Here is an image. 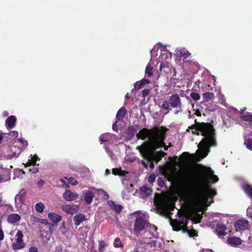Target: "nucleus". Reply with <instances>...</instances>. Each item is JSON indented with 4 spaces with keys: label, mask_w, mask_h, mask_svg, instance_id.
<instances>
[{
    "label": "nucleus",
    "mask_w": 252,
    "mask_h": 252,
    "mask_svg": "<svg viewBox=\"0 0 252 252\" xmlns=\"http://www.w3.org/2000/svg\"><path fill=\"white\" fill-rule=\"evenodd\" d=\"M228 242L233 246H237L242 244V240L238 237H232L227 239Z\"/></svg>",
    "instance_id": "a878e982"
},
{
    "label": "nucleus",
    "mask_w": 252,
    "mask_h": 252,
    "mask_svg": "<svg viewBox=\"0 0 252 252\" xmlns=\"http://www.w3.org/2000/svg\"><path fill=\"white\" fill-rule=\"evenodd\" d=\"M78 194L77 193L73 192L70 190L66 189L63 194V197L67 201H71L77 199Z\"/></svg>",
    "instance_id": "4468645a"
},
{
    "label": "nucleus",
    "mask_w": 252,
    "mask_h": 252,
    "mask_svg": "<svg viewBox=\"0 0 252 252\" xmlns=\"http://www.w3.org/2000/svg\"><path fill=\"white\" fill-rule=\"evenodd\" d=\"M249 226V221L245 219L239 220L234 223V227L237 231L248 229Z\"/></svg>",
    "instance_id": "9b49d317"
},
{
    "label": "nucleus",
    "mask_w": 252,
    "mask_h": 252,
    "mask_svg": "<svg viewBox=\"0 0 252 252\" xmlns=\"http://www.w3.org/2000/svg\"><path fill=\"white\" fill-rule=\"evenodd\" d=\"M29 252H38V250L36 247H32L29 249Z\"/></svg>",
    "instance_id": "3c124183"
},
{
    "label": "nucleus",
    "mask_w": 252,
    "mask_h": 252,
    "mask_svg": "<svg viewBox=\"0 0 252 252\" xmlns=\"http://www.w3.org/2000/svg\"><path fill=\"white\" fill-rule=\"evenodd\" d=\"M48 218L54 223H58L62 220V217L55 213H50L48 214Z\"/></svg>",
    "instance_id": "5701e85b"
},
{
    "label": "nucleus",
    "mask_w": 252,
    "mask_h": 252,
    "mask_svg": "<svg viewBox=\"0 0 252 252\" xmlns=\"http://www.w3.org/2000/svg\"><path fill=\"white\" fill-rule=\"evenodd\" d=\"M149 82L150 81L148 80L147 79L144 78L142 80H141L140 82H136L134 84L135 87H137V85H139V86L138 88L139 89H140L142 87V86H143L145 84H148L149 83Z\"/></svg>",
    "instance_id": "e433bc0d"
},
{
    "label": "nucleus",
    "mask_w": 252,
    "mask_h": 252,
    "mask_svg": "<svg viewBox=\"0 0 252 252\" xmlns=\"http://www.w3.org/2000/svg\"><path fill=\"white\" fill-rule=\"evenodd\" d=\"M3 138V136L2 135V134H1V133L0 132V144L1 143V141H2V139Z\"/></svg>",
    "instance_id": "69168bd1"
},
{
    "label": "nucleus",
    "mask_w": 252,
    "mask_h": 252,
    "mask_svg": "<svg viewBox=\"0 0 252 252\" xmlns=\"http://www.w3.org/2000/svg\"><path fill=\"white\" fill-rule=\"evenodd\" d=\"M105 148L108 154L109 155L111 158H112V153L109 151V149L107 147H105Z\"/></svg>",
    "instance_id": "603ef678"
},
{
    "label": "nucleus",
    "mask_w": 252,
    "mask_h": 252,
    "mask_svg": "<svg viewBox=\"0 0 252 252\" xmlns=\"http://www.w3.org/2000/svg\"><path fill=\"white\" fill-rule=\"evenodd\" d=\"M177 53L184 58H187L190 56V54L185 48H178L177 49Z\"/></svg>",
    "instance_id": "cd10ccee"
},
{
    "label": "nucleus",
    "mask_w": 252,
    "mask_h": 252,
    "mask_svg": "<svg viewBox=\"0 0 252 252\" xmlns=\"http://www.w3.org/2000/svg\"><path fill=\"white\" fill-rule=\"evenodd\" d=\"M4 238V234L1 228H0V241H1Z\"/></svg>",
    "instance_id": "5fc2aeb1"
},
{
    "label": "nucleus",
    "mask_w": 252,
    "mask_h": 252,
    "mask_svg": "<svg viewBox=\"0 0 252 252\" xmlns=\"http://www.w3.org/2000/svg\"><path fill=\"white\" fill-rule=\"evenodd\" d=\"M251 213H252V208L249 207L247 210V216L250 217Z\"/></svg>",
    "instance_id": "864d4df0"
},
{
    "label": "nucleus",
    "mask_w": 252,
    "mask_h": 252,
    "mask_svg": "<svg viewBox=\"0 0 252 252\" xmlns=\"http://www.w3.org/2000/svg\"><path fill=\"white\" fill-rule=\"evenodd\" d=\"M114 246L116 248H119L122 246V242L119 238H117L115 239L114 242Z\"/></svg>",
    "instance_id": "a19ab883"
},
{
    "label": "nucleus",
    "mask_w": 252,
    "mask_h": 252,
    "mask_svg": "<svg viewBox=\"0 0 252 252\" xmlns=\"http://www.w3.org/2000/svg\"><path fill=\"white\" fill-rule=\"evenodd\" d=\"M245 193L252 198V188L248 185H244L243 187Z\"/></svg>",
    "instance_id": "f704fd0d"
},
{
    "label": "nucleus",
    "mask_w": 252,
    "mask_h": 252,
    "mask_svg": "<svg viewBox=\"0 0 252 252\" xmlns=\"http://www.w3.org/2000/svg\"><path fill=\"white\" fill-rule=\"evenodd\" d=\"M200 83V82L199 80L195 82V84H194L195 87H197L198 88L199 87Z\"/></svg>",
    "instance_id": "052dcab7"
},
{
    "label": "nucleus",
    "mask_w": 252,
    "mask_h": 252,
    "mask_svg": "<svg viewBox=\"0 0 252 252\" xmlns=\"http://www.w3.org/2000/svg\"><path fill=\"white\" fill-rule=\"evenodd\" d=\"M44 208L45 206L42 202L37 203L35 205V209L36 211L39 213H42Z\"/></svg>",
    "instance_id": "473e14b6"
},
{
    "label": "nucleus",
    "mask_w": 252,
    "mask_h": 252,
    "mask_svg": "<svg viewBox=\"0 0 252 252\" xmlns=\"http://www.w3.org/2000/svg\"><path fill=\"white\" fill-rule=\"evenodd\" d=\"M189 128L192 129V133L201 135L203 138L198 144L196 152L198 160L206 157L210 152V148L217 145L216 134L212 125L210 123H197Z\"/></svg>",
    "instance_id": "7ed1b4c3"
},
{
    "label": "nucleus",
    "mask_w": 252,
    "mask_h": 252,
    "mask_svg": "<svg viewBox=\"0 0 252 252\" xmlns=\"http://www.w3.org/2000/svg\"><path fill=\"white\" fill-rule=\"evenodd\" d=\"M24 236L22 231L18 230L16 234V242L12 244V248L14 250H20L25 246L23 238Z\"/></svg>",
    "instance_id": "6e6552de"
},
{
    "label": "nucleus",
    "mask_w": 252,
    "mask_h": 252,
    "mask_svg": "<svg viewBox=\"0 0 252 252\" xmlns=\"http://www.w3.org/2000/svg\"><path fill=\"white\" fill-rule=\"evenodd\" d=\"M201 106H203V105H201ZM201 107H202L201 110H200L199 109H197L196 110H195V109H193V110L195 111V114L197 116H200L201 115V113H202L204 115H205L204 113H207L209 111H212L213 110V109H212L210 108H205V110H203V106H201Z\"/></svg>",
    "instance_id": "c85d7f7f"
},
{
    "label": "nucleus",
    "mask_w": 252,
    "mask_h": 252,
    "mask_svg": "<svg viewBox=\"0 0 252 252\" xmlns=\"http://www.w3.org/2000/svg\"><path fill=\"white\" fill-rule=\"evenodd\" d=\"M60 231L61 233L63 235L66 234V233L67 232V228L65 227L64 225V222H63L62 223V225L60 227Z\"/></svg>",
    "instance_id": "ea45409f"
},
{
    "label": "nucleus",
    "mask_w": 252,
    "mask_h": 252,
    "mask_svg": "<svg viewBox=\"0 0 252 252\" xmlns=\"http://www.w3.org/2000/svg\"><path fill=\"white\" fill-rule=\"evenodd\" d=\"M8 113L7 111H4L3 113V115L4 117H7L8 115Z\"/></svg>",
    "instance_id": "680f3d73"
},
{
    "label": "nucleus",
    "mask_w": 252,
    "mask_h": 252,
    "mask_svg": "<svg viewBox=\"0 0 252 252\" xmlns=\"http://www.w3.org/2000/svg\"><path fill=\"white\" fill-rule=\"evenodd\" d=\"M226 230V227L225 225L222 223H218L217 225V227L216 231L218 236H224L226 233L225 230Z\"/></svg>",
    "instance_id": "a211bd4d"
},
{
    "label": "nucleus",
    "mask_w": 252,
    "mask_h": 252,
    "mask_svg": "<svg viewBox=\"0 0 252 252\" xmlns=\"http://www.w3.org/2000/svg\"><path fill=\"white\" fill-rule=\"evenodd\" d=\"M106 245L104 241H100L99 242L98 249L99 251L103 252L106 247Z\"/></svg>",
    "instance_id": "79ce46f5"
},
{
    "label": "nucleus",
    "mask_w": 252,
    "mask_h": 252,
    "mask_svg": "<svg viewBox=\"0 0 252 252\" xmlns=\"http://www.w3.org/2000/svg\"><path fill=\"white\" fill-rule=\"evenodd\" d=\"M140 191L144 196H147L150 194V189L145 186H142L140 188Z\"/></svg>",
    "instance_id": "72a5a7b5"
},
{
    "label": "nucleus",
    "mask_w": 252,
    "mask_h": 252,
    "mask_svg": "<svg viewBox=\"0 0 252 252\" xmlns=\"http://www.w3.org/2000/svg\"><path fill=\"white\" fill-rule=\"evenodd\" d=\"M14 174L15 177L22 179L25 172L21 169H16L14 171Z\"/></svg>",
    "instance_id": "c9c22d12"
},
{
    "label": "nucleus",
    "mask_w": 252,
    "mask_h": 252,
    "mask_svg": "<svg viewBox=\"0 0 252 252\" xmlns=\"http://www.w3.org/2000/svg\"><path fill=\"white\" fill-rule=\"evenodd\" d=\"M109 173H110L109 170L108 169H107L105 170V175H107L109 174Z\"/></svg>",
    "instance_id": "338daca9"
},
{
    "label": "nucleus",
    "mask_w": 252,
    "mask_h": 252,
    "mask_svg": "<svg viewBox=\"0 0 252 252\" xmlns=\"http://www.w3.org/2000/svg\"><path fill=\"white\" fill-rule=\"evenodd\" d=\"M9 135L11 136L13 138H16L18 136V132L17 131H11L9 133Z\"/></svg>",
    "instance_id": "c03bdc74"
},
{
    "label": "nucleus",
    "mask_w": 252,
    "mask_h": 252,
    "mask_svg": "<svg viewBox=\"0 0 252 252\" xmlns=\"http://www.w3.org/2000/svg\"><path fill=\"white\" fill-rule=\"evenodd\" d=\"M158 185L160 186V187H163L164 185V181H163V180H162L160 178H158Z\"/></svg>",
    "instance_id": "de8ad7c7"
},
{
    "label": "nucleus",
    "mask_w": 252,
    "mask_h": 252,
    "mask_svg": "<svg viewBox=\"0 0 252 252\" xmlns=\"http://www.w3.org/2000/svg\"><path fill=\"white\" fill-rule=\"evenodd\" d=\"M63 210L67 214L73 215L78 212L79 206L77 205H64L62 206Z\"/></svg>",
    "instance_id": "ddd939ff"
},
{
    "label": "nucleus",
    "mask_w": 252,
    "mask_h": 252,
    "mask_svg": "<svg viewBox=\"0 0 252 252\" xmlns=\"http://www.w3.org/2000/svg\"><path fill=\"white\" fill-rule=\"evenodd\" d=\"M126 110L124 107L121 108L116 114V119L118 121H122L126 114Z\"/></svg>",
    "instance_id": "bb28decb"
},
{
    "label": "nucleus",
    "mask_w": 252,
    "mask_h": 252,
    "mask_svg": "<svg viewBox=\"0 0 252 252\" xmlns=\"http://www.w3.org/2000/svg\"><path fill=\"white\" fill-rule=\"evenodd\" d=\"M132 216L135 218L133 225V233L138 235L140 232L146 229L149 222V216L146 213L140 211H136L132 213Z\"/></svg>",
    "instance_id": "39448f33"
},
{
    "label": "nucleus",
    "mask_w": 252,
    "mask_h": 252,
    "mask_svg": "<svg viewBox=\"0 0 252 252\" xmlns=\"http://www.w3.org/2000/svg\"><path fill=\"white\" fill-rule=\"evenodd\" d=\"M113 174L116 175L123 176L124 175V171L120 169L113 168L112 170Z\"/></svg>",
    "instance_id": "58836bf2"
},
{
    "label": "nucleus",
    "mask_w": 252,
    "mask_h": 252,
    "mask_svg": "<svg viewBox=\"0 0 252 252\" xmlns=\"http://www.w3.org/2000/svg\"><path fill=\"white\" fill-rule=\"evenodd\" d=\"M240 118L242 120L249 122L250 125H252V114L241 115Z\"/></svg>",
    "instance_id": "2f4dec72"
},
{
    "label": "nucleus",
    "mask_w": 252,
    "mask_h": 252,
    "mask_svg": "<svg viewBox=\"0 0 252 252\" xmlns=\"http://www.w3.org/2000/svg\"><path fill=\"white\" fill-rule=\"evenodd\" d=\"M167 130L162 127L156 128L154 130L143 128L136 134L138 138L146 140L144 144L137 147V149L143 157L147 158H152L158 162L164 156V152H156L155 150L161 147H164V150H167L168 147L164 143Z\"/></svg>",
    "instance_id": "f03ea898"
},
{
    "label": "nucleus",
    "mask_w": 252,
    "mask_h": 252,
    "mask_svg": "<svg viewBox=\"0 0 252 252\" xmlns=\"http://www.w3.org/2000/svg\"><path fill=\"white\" fill-rule=\"evenodd\" d=\"M112 136L109 133H106L102 134L99 137V140L101 142L108 141Z\"/></svg>",
    "instance_id": "7c9ffc66"
},
{
    "label": "nucleus",
    "mask_w": 252,
    "mask_h": 252,
    "mask_svg": "<svg viewBox=\"0 0 252 252\" xmlns=\"http://www.w3.org/2000/svg\"><path fill=\"white\" fill-rule=\"evenodd\" d=\"M204 100L201 103V105H206V102L212 100L214 97L215 94L213 93L207 92L203 94Z\"/></svg>",
    "instance_id": "6ab92c4d"
},
{
    "label": "nucleus",
    "mask_w": 252,
    "mask_h": 252,
    "mask_svg": "<svg viewBox=\"0 0 252 252\" xmlns=\"http://www.w3.org/2000/svg\"><path fill=\"white\" fill-rule=\"evenodd\" d=\"M39 171V168L36 166V167L33 166L32 168L29 169V172H30L32 174H35L37 173Z\"/></svg>",
    "instance_id": "37998d69"
},
{
    "label": "nucleus",
    "mask_w": 252,
    "mask_h": 252,
    "mask_svg": "<svg viewBox=\"0 0 252 252\" xmlns=\"http://www.w3.org/2000/svg\"><path fill=\"white\" fill-rule=\"evenodd\" d=\"M158 234L157 232V228L156 226L151 224L148 222L147 227L144 231L143 242L145 244H150L155 242L154 240H151L152 238H157Z\"/></svg>",
    "instance_id": "0eeeda50"
},
{
    "label": "nucleus",
    "mask_w": 252,
    "mask_h": 252,
    "mask_svg": "<svg viewBox=\"0 0 252 252\" xmlns=\"http://www.w3.org/2000/svg\"><path fill=\"white\" fill-rule=\"evenodd\" d=\"M85 220V216L82 214L76 215L73 218L74 224L76 226L79 225Z\"/></svg>",
    "instance_id": "4be33fe9"
},
{
    "label": "nucleus",
    "mask_w": 252,
    "mask_h": 252,
    "mask_svg": "<svg viewBox=\"0 0 252 252\" xmlns=\"http://www.w3.org/2000/svg\"><path fill=\"white\" fill-rule=\"evenodd\" d=\"M10 169L3 168L2 165H0V183L6 181L10 179V173L12 166H10Z\"/></svg>",
    "instance_id": "f8f14e48"
},
{
    "label": "nucleus",
    "mask_w": 252,
    "mask_h": 252,
    "mask_svg": "<svg viewBox=\"0 0 252 252\" xmlns=\"http://www.w3.org/2000/svg\"><path fill=\"white\" fill-rule=\"evenodd\" d=\"M61 182L63 183V184H64L65 182L64 179H61Z\"/></svg>",
    "instance_id": "774afa93"
},
{
    "label": "nucleus",
    "mask_w": 252,
    "mask_h": 252,
    "mask_svg": "<svg viewBox=\"0 0 252 252\" xmlns=\"http://www.w3.org/2000/svg\"><path fill=\"white\" fill-rule=\"evenodd\" d=\"M31 159H29L28 161L24 164L25 167L30 166L32 165L38 166V164H36V162L37 160H39V158L37 157V155H34V156H32V155L30 156Z\"/></svg>",
    "instance_id": "412c9836"
},
{
    "label": "nucleus",
    "mask_w": 252,
    "mask_h": 252,
    "mask_svg": "<svg viewBox=\"0 0 252 252\" xmlns=\"http://www.w3.org/2000/svg\"><path fill=\"white\" fill-rule=\"evenodd\" d=\"M127 134L130 138L134 136V132L132 129L128 128L127 131Z\"/></svg>",
    "instance_id": "a18cd8bd"
},
{
    "label": "nucleus",
    "mask_w": 252,
    "mask_h": 252,
    "mask_svg": "<svg viewBox=\"0 0 252 252\" xmlns=\"http://www.w3.org/2000/svg\"><path fill=\"white\" fill-rule=\"evenodd\" d=\"M122 195L123 198H125L126 199H128L129 196L126 194V192L125 191H123L122 192Z\"/></svg>",
    "instance_id": "13d9d810"
},
{
    "label": "nucleus",
    "mask_w": 252,
    "mask_h": 252,
    "mask_svg": "<svg viewBox=\"0 0 252 252\" xmlns=\"http://www.w3.org/2000/svg\"><path fill=\"white\" fill-rule=\"evenodd\" d=\"M25 201V191L21 190L20 192L15 196V202L17 207H21Z\"/></svg>",
    "instance_id": "2eb2a0df"
},
{
    "label": "nucleus",
    "mask_w": 252,
    "mask_h": 252,
    "mask_svg": "<svg viewBox=\"0 0 252 252\" xmlns=\"http://www.w3.org/2000/svg\"><path fill=\"white\" fill-rule=\"evenodd\" d=\"M161 107L163 109L167 110L166 114L168 113L172 108L175 109L174 112V115H177L183 111L181 99L177 94H173L169 96L168 101H163Z\"/></svg>",
    "instance_id": "20e7f679"
},
{
    "label": "nucleus",
    "mask_w": 252,
    "mask_h": 252,
    "mask_svg": "<svg viewBox=\"0 0 252 252\" xmlns=\"http://www.w3.org/2000/svg\"><path fill=\"white\" fill-rule=\"evenodd\" d=\"M94 197V194L90 190L85 191L84 193V199L86 202L90 204Z\"/></svg>",
    "instance_id": "393cba45"
},
{
    "label": "nucleus",
    "mask_w": 252,
    "mask_h": 252,
    "mask_svg": "<svg viewBox=\"0 0 252 252\" xmlns=\"http://www.w3.org/2000/svg\"><path fill=\"white\" fill-rule=\"evenodd\" d=\"M210 167L202 166L199 172L196 173L191 185H185L184 192L188 199L195 207L208 206L213 202V197L216 191L209 188L211 183L219 181L218 177L214 175Z\"/></svg>",
    "instance_id": "f257e3e1"
},
{
    "label": "nucleus",
    "mask_w": 252,
    "mask_h": 252,
    "mask_svg": "<svg viewBox=\"0 0 252 252\" xmlns=\"http://www.w3.org/2000/svg\"><path fill=\"white\" fill-rule=\"evenodd\" d=\"M153 67L151 66L150 63H149L147 65L145 70V77H151L153 75L152 70Z\"/></svg>",
    "instance_id": "c756f323"
},
{
    "label": "nucleus",
    "mask_w": 252,
    "mask_h": 252,
    "mask_svg": "<svg viewBox=\"0 0 252 252\" xmlns=\"http://www.w3.org/2000/svg\"><path fill=\"white\" fill-rule=\"evenodd\" d=\"M189 95L190 97L195 101H198L200 99V95L198 93H191Z\"/></svg>",
    "instance_id": "4c0bfd02"
},
{
    "label": "nucleus",
    "mask_w": 252,
    "mask_h": 252,
    "mask_svg": "<svg viewBox=\"0 0 252 252\" xmlns=\"http://www.w3.org/2000/svg\"><path fill=\"white\" fill-rule=\"evenodd\" d=\"M244 143L248 149L252 151V131L250 134L245 136Z\"/></svg>",
    "instance_id": "aec40b11"
},
{
    "label": "nucleus",
    "mask_w": 252,
    "mask_h": 252,
    "mask_svg": "<svg viewBox=\"0 0 252 252\" xmlns=\"http://www.w3.org/2000/svg\"><path fill=\"white\" fill-rule=\"evenodd\" d=\"M117 123V122L116 121L115 123H113V126H112L113 130L114 131H116V132L118 131V127H117V125H116Z\"/></svg>",
    "instance_id": "8fccbe9b"
},
{
    "label": "nucleus",
    "mask_w": 252,
    "mask_h": 252,
    "mask_svg": "<svg viewBox=\"0 0 252 252\" xmlns=\"http://www.w3.org/2000/svg\"><path fill=\"white\" fill-rule=\"evenodd\" d=\"M16 118L14 116L8 117L5 121V126L8 129L13 128L16 125Z\"/></svg>",
    "instance_id": "dca6fc26"
},
{
    "label": "nucleus",
    "mask_w": 252,
    "mask_h": 252,
    "mask_svg": "<svg viewBox=\"0 0 252 252\" xmlns=\"http://www.w3.org/2000/svg\"><path fill=\"white\" fill-rule=\"evenodd\" d=\"M84 171L85 172H89V168L85 167L84 168Z\"/></svg>",
    "instance_id": "e2e57ef3"
},
{
    "label": "nucleus",
    "mask_w": 252,
    "mask_h": 252,
    "mask_svg": "<svg viewBox=\"0 0 252 252\" xmlns=\"http://www.w3.org/2000/svg\"><path fill=\"white\" fill-rule=\"evenodd\" d=\"M161 53V56L160 57V60L159 62H161L160 65V70H161L162 68L167 67V63L169 59L171 57V55L170 53L168 52L166 50Z\"/></svg>",
    "instance_id": "9d476101"
},
{
    "label": "nucleus",
    "mask_w": 252,
    "mask_h": 252,
    "mask_svg": "<svg viewBox=\"0 0 252 252\" xmlns=\"http://www.w3.org/2000/svg\"><path fill=\"white\" fill-rule=\"evenodd\" d=\"M178 219L170 220V223L174 231L182 230L183 231H188V222L190 220L186 215L181 214L178 211Z\"/></svg>",
    "instance_id": "423d86ee"
},
{
    "label": "nucleus",
    "mask_w": 252,
    "mask_h": 252,
    "mask_svg": "<svg viewBox=\"0 0 252 252\" xmlns=\"http://www.w3.org/2000/svg\"><path fill=\"white\" fill-rule=\"evenodd\" d=\"M44 183H45V182L43 180H40L38 181L37 185L39 187H42L43 186V185L44 184Z\"/></svg>",
    "instance_id": "6e6d98bb"
},
{
    "label": "nucleus",
    "mask_w": 252,
    "mask_h": 252,
    "mask_svg": "<svg viewBox=\"0 0 252 252\" xmlns=\"http://www.w3.org/2000/svg\"><path fill=\"white\" fill-rule=\"evenodd\" d=\"M98 191H99V192L103 193L104 196L108 197V195L106 191H105L104 190H103L102 189H99Z\"/></svg>",
    "instance_id": "4d7b16f0"
},
{
    "label": "nucleus",
    "mask_w": 252,
    "mask_h": 252,
    "mask_svg": "<svg viewBox=\"0 0 252 252\" xmlns=\"http://www.w3.org/2000/svg\"><path fill=\"white\" fill-rule=\"evenodd\" d=\"M107 204L113 210L115 211L117 213H120L123 208L122 205L120 204H116L115 202L112 200H108L107 201Z\"/></svg>",
    "instance_id": "f3484780"
},
{
    "label": "nucleus",
    "mask_w": 252,
    "mask_h": 252,
    "mask_svg": "<svg viewBox=\"0 0 252 252\" xmlns=\"http://www.w3.org/2000/svg\"><path fill=\"white\" fill-rule=\"evenodd\" d=\"M17 142H19L20 144H22V147L20 148L19 152L17 153L16 152H13V149H11L12 152V154H4V156L5 158L7 159H11L13 158H17L19 157L21 151L25 147H26L28 145V143L26 141H24L21 138H19L17 139Z\"/></svg>",
    "instance_id": "1a4fd4ad"
},
{
    "label": "nucleus",
    "mask_w": 252,
    "mask_h": 252,
    "mask_svg": "<svg viewBox=\"0 0 252 252\" xmlns=\"http://www.w3.org/2000/svg\"><path fill=\"white\" fill-rule=\"evenodd\" d=\"M47 222V220H45V219H42L41 221V222L42 223H46Z\"/></svg>",
    "instance_id": "0e129e2a"
},
{
    "label": "nucleus",
    "mask_w": 252,
    "mask_h": 252,
    "mask_svg": "<svg viewBox=\"0 0 252 252\" xmlns=\"http://www.w3.org/2000/svg\"><path fill=\"white\" fill-rule=\"evenodd\" d=\"M21 217L17 214H12L8 216L7 221L12 224H14L20 220Z\"/></svg>",
    "instance_id": "b1692460"
},
{
    "label": "nucleus",
    "mask_w": 252,
    "mask_h": 252,
    "mask_svg": "<svg viewBox=\"0 0 252 252\" xmlns=\"http://www.w3.org/2000/svg\"><path fill=\"white\" fill-rule=\"evenodd\" d=\"M155 180V177L154 175H150L148 178V181L150 183H153Z\"/></svg>",
    "instance_id": "09e8293b"
},
{
    "label": "nucleus",
    "mask_w": 252,
    "mask_h": 252,
    "mask_svg": "<svg viewBox=\"0 0 252 252\" xmlns=\"http://www.w3.org/2000/svg\"><path fill=\"white\" fill-rule=\"evenodd\" d=\"M69 182L72 185H76L77 184L78 182L76 180H75L72 178H69Z\"/></svg>",
    "instance_id": "49530a36"
},
{
    "label": "nucleus",
    "mask_w": 252,
    "mask_h": 252,
    "mask_svg": "<svg viewBox=\"0 0 252 252\" xmlns=\"http://www.w3.org/2000/svg\"><path fill=\"white\" fill-rule=\"evenodd\" d=\"M156 48H157V47L156 46H154L153 49L151 51V56H152L151 60L152 59L153 56H154L153 55L154 52L155 51H156Z\"/></svg>",
    "instance_id": "bf43d9fd"
}]
</instances>
